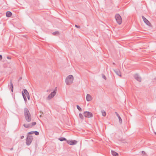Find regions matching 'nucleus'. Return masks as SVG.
Segmentation results:
<instances>
[{
	"instance_id": "0eeeda50",
	"label": "nucleus",
	"mask_w": 156,
	"mask_h": 156,
	"mask_svg": "<svg viewBox=\"0 0 156 156\" xmlns=\"http://www.w3.org/2000/svg\"><path fill=\"white\" fill-rule=\"evenodd\" d=\"M83 114L86 117L90 118L93 116L92 113L89 112H85L83 113Z\"/></svg>"
},
{
	"instance_id": "c9c22d12",
	"label": "nucleus",
	"mask_w": 156,
	"mask_h": 156,
	"mask_svg": "<svg viewBox=\"0 0 156 156\" xmlns=\"http://www.w3.org/2000/svg\"><path fill=\"white\" fill-rule=\"evenodd\" d=\"M155 133V134L156 135V133Z\"/></svg>"
},
{
	"instance_id": "cd10ccee",
	"label": "nucleus",
	"mask_w": 156,
	"mask_h": 156,
	"mask_svg": "<svg viewBox=\"0 0 156 156\" xmlns=\"http://www.w3.org/2000/svg\"><path fill=\"white\" fill-rule=\"evenodd\" d=\"M115 114L116 115V116L118 117H119L120 116L119 115V114L117 113V112H115Z\"/></svg>"
},
{
	"instance_id": "dca6fc26",
	"label": "nucleus",
	"mask_w": 156,
	"mask_h": 156,
	"mask_svg": "<svg viewBox=\"0 0 156 156\" xmlns=\"http://www.w3.org/2000/svg\"><path fill=\"white\" fill-rule=\"evenodd\" d=\"M23 93L24 94L27 96V95H28V94H29V92L27 91V90L26 89H25L23 90Z\"/></svg>"
},
{
	"instance_id": "20e7f679",
	"label": "nucleus",
	"mask_w": 156,
	"mask_h": 156,
	"mask_svg": "<svg viewBox=\"0 0 156 156\" xmlns=\"http://www.w3.org/2000/svg\"><path fill=\"white\" fill-rule=\"evenodd\" d=\"M115 18L117 23L119 24H121L122 23V19L119 14H116L115 15Z\"/></svg>"
},
{
	"instance_id": "b1692460",
	"label": "nucleus",
	"mask_w": 156,
	"mask_h": 156,
	"mask_svg": "<svg viewBox=\"0 0 156 156\" xmlns=\"http://www.w3.org/2000/svg\"><path fill=\"white\" fill-rule=\"evenodd\" d=\"M79 116L80 118H81L82 119H83V116L82 115V114L81 113H80L79 114Z\"/></svg>"
},
{
	"instance_id": "bb28decb",
	"label": "nucleus",
	"mask_w": 156,
	"mask_h": 156,
	"mask_svg": "<svg viewBox=\"0 0 156 156\" xmlns=\"http://www.w3.org/2000/svg\"><path fill=\"white\" fill-rule=\"evenodd\" d=\"M102 76L103 78L105 80H106V77L104 74H102Z\"/></svg>"
},
{
	"instance_id": "6ab92c4d",
	"label": "nucleus",
	"mask_w": 156,
	"mask_h": 156,
	"mask_svg": "<svg viewBox=\"0 0 156 156\" xmlns=\"http://www.w3.org/2000/svg\"><path fill=\"white\" fill-rule=\"evenodd\" d=\"M22 94L23 96V98H24V101H27V99L26 96L24 94V93H23V91H22Z\"/></svg>"
},
{
	"instance_id": "412c9836",
	"label": "nucleus",
	"mask_w": 156,
	"mask_h": 156,
	"mask_svg": "<svg viewBox=\"0 0 156 156\" xmlns=\"http://www.w3.org/2000/svg\"><path fill=\"white\" fill-rule=\"evenodd\" d=\"M52 34L53 35H56V34H59V32L58 31H55V32H53V33H52Z\"/></svg>"
},
{
	"instance_id": "2f4dec72",
	"label": "nucleus",
	"mask_w": 156,
	"mask_h": 156,
	"mask_svg": "<svg viewBox=\"0 0 156 156\" xmlns=\"http://www.w3.org/2000/svg\"><path fill=\"white\" fill-rule=\"evenodd\" d=\"M7 58L8 59H11V57H9V56H7Z\"/></svg>"
},
{
	"instance_id": "9d476101",
	"label": "nucleus",
	"mask_w": 156,
	"mask_h": 156,
	"mask_svg": "<svg viewBox=\"0 0 156 156\" xmlns=\"http://www.w3.org/2000/svg\"><path fill=\"white\" fill-rule=\"evenodd\" d=\"M134 78H135L139 82H141V78L140 76L137 74H136L134 75Z\"/></svg>"
},
{
	"instance_id": "4be33fe9",
	"label": "nucleus",
	"mask_w": 156,
	"mask_h": 156,
	"mask_svg": "<svg viewBox=\"0 0 156 156\" xmlns=\"http://www.w3.org/2000/svg\"><path fill=\"white\" fill-rule=\"evenodd\" d=\"M119 119V121L120 123L121 124L122 123V119H121V117L120 116L119 117H118Z\"/></svg>"
},
{
	"instance_id": "9b49d317",
	"label": "nucleus",
	"mask_w": 156,
	"mask_h": 156,
	"mask_svg": "<svg viewBox=\"0 0 156 156\" xmlns=\"http://www.w3.org/2000/svg\"><path fill=\"white\" fill-rule=\"evenodd\" d=\"M9 86V89L11 90L12 92L13 91V85L12 83L11 80H10V83Z\"/></svg>"
},
{
	"instance_id": "a878e982",
	"label": "nucleus",
	"mask_w": 156,
	"mask_h": 156,
	"mask_svg": "<svg viewBox=\"0 0 156 156\" xmlns=\"http://www.w3.org/2000/svg\"><path fill=\"white\" fill-rule=\"evenodd\" d=\"M142 154H143L144 155V156H146V154L144 151H142L141 152Z\"/></svg>"
},
{
	"instance_id": "ddd939ff",
	"label": "nucleus",
	"mask_w": 156,
	"mask_h": 156,
	"mask_svg": "<svg viewBox=\"0 0 156 156\" xmlns=\"http://www.w3.org/2000/svg\"><path fill=\"white\" fill-rule=\"evenodd\" d=\"M114 71L117 75L119 76H121V72L119 69H114Z\"/></svg>"
},
{
	"instance_id": "393cba45",
	"label": "nucleus",
	"mask_w": 156,
	"mask_h": 156,
	"mask_svg": "<svg viewBox=\"0 0 156 156\" xmlns=\"http://www.w3.org/2000/svg\"><path fill=\"white\" fill-rule=\"evenodd\" d=\"M34 133V131H31L30 132H28L27 133L28 135H31L33 134Z\"/></svg>"
},
{
	"instance_id": "5701e85b",
	"label": "nucleus",
	"mask_w": 156,
	"mask_h": 156,
	"mask_svg": "<svg viewBox=\"0 0 156 156\" xmlns=\"http://www.w3.org/2000/svg\"><path fill=\"white\" fill-rule=\"evenodd\" d=\"M34 133L37 136L38 135H39V132L36 131H34Z\"/></svg>"
},
{
	"instance_id": "6e6552de",
	"label": "nucleus",
	"mask_w": 156,
	"mask_h": 156,
	"mask_svg": "<svg viewBox=\"0 0 156 156\" xmlns=\"http://www.w3.org/2000/svg\"><path fill=\"white\" fill-rule=\"evenodd\" d=\"M67 143L69 144L73 145L76 144L77 141L76 140H67Z\"/></svg>"
},
{
	"instance_id": "f8f14e48",
	"label": "nucleus",
	"mask_w": 156,
	"mask_h": 156,
	"mask_svg": "<svg viewBox=\"0 0 156 156\" xmlns=\"http://www.w3.org/2000/svg\"><path fill=\"white\" fill-rule=\"evenodd\" d=\"M86 100L88 101H91L92 99V98L90 95L89 94H87L86 96Z\"/></svg>"
},
{
	"instance_id": "39448f33",
	"label": "nucleus",
	"mask_w": 156,
	"mask_h": 156,
	"mask_svg": "<svg viewBox=\"0 0 156 156\" xmlns=\"http://www.w3.org/2000/svg\"><path fill=\"white\" fill-rule=\"evenodd\" d=\"M36 124L35 122H32L29 124H23V126L26 128H31Z\"/></svg>"
},
{
	"instance_id": "a211bd4d",
	"label": "nucleus",
	"mask_w": 156,
	"mask_h": 156,
	"mask_svg": "<svg viewBox=\"0 0 156 156\" xmlns=\"http://www.w3.org/2000/svg\"><path fill=\"white\" fill-rule=\"evenodd\" d=\"M101 112L102 113V115L105 117L106 115V112L104 111V110H101Z\"/></svg>"
},
{
	"instance_id": "423d86ee",
	"label": "nucleus",
	"mask_w": 156,
	"mask_h": 156,
	"mask_svg": "<svg viewBox=\"0 0 156 156\" xmlns=\"http://www.w3.org/2000/svg\"><path fill=\"white\" fill-rule=\"evenodd\" d=\"M56 87L55 88V89H56ZM56 91H55V90H54L53 92H51L50 94L47 97V99L48 100H50L56 94Z\"/></svg>"
},
{
	"instance_id": "7ed1b4c3",
	"label": "nucleus",
	"mask_w": 156,
	"mask_h": 156,
	"mask_svg": "<svg viewBox=\"0 0 156 156\" xmlns=\"http://www.w3.org/2000/svg\"><path fill=\"white\" fill-rule=\"evenodd\" d=\"M33 140V136L27 135L26 139V144L27 146L30 145Z\"/></svg>"
},
{
	"instance_id": "72a5a7b5",
	"label": "nucleus",
	"mask_w": 156,
	"mask_h": 156,
	"mask_svg": "<svg viewBox=\"0 0 156 156\" xmlns=\"http://www.w3.org/2000/svg\"><path fill=\"white\" fill-rule=\"evenodd\" d=\"M13 148H12L10 149V150H13Z\"/></svg>"
},
{
	"instance_id": "c85d7f7f",
	"label": "nucleus",
	"mask_w": 156,
	"mask_h": 156,
	"mask_svg": "<svg viewBox=\"0 0 156 156\" xmlns=\"http://www.w3.org/2000/svg\"><path fill=\"white\" fill-rule=\"evenodd\" d=\"M75 27H76V28H80V26H78V25H75Z\"/></svg>"
},
{
	"instance_id": "473e14b6",
	"label": "nucleus",
	"mask_w": 156,
	"mask_h": 156,
	"mask_svg": "<svg viewBox=\"0 0 156 156\" xmlns=\"http://www.w3.org/2000/svg\"><path fill=\"white\" fill-rule=\"evenodd\" d=\"M24 137V136H21V139H23V138Z\"/></svg>"
},
{
	"instance_id": "7c9ffc66",
	"label": "nucleus",
	"mask_w": 156,
	"mask_h": 156,
	"mask_svg": "<svg viewBox=\"0 0 156 156\" xmlns=\"http://www.w3.org/2000/svg\"><path fill=\"white\" fill-rule=\"evenodd\" d=\"M2 58V56L1 55H0V60H1Z\"/></svg>"
},
{
	"instance_id": "aec40b11",
	"label": "nucleus",
	"mask_w": 156,
	"mask_h": 156,
	"mask_svg": "<svg viewBox=\"0 0 156 156\" xmlns=\"http://www.w3.org/2000/svg\"><path fill=\"white\" fill-rule=\"evenodd\" d=\"M76 107L80 111H82V108L78 105H76Z\"/></svg>"
},
{
	"instance_id": "f704fd0d",
	"label": "nucleus",
	"mask_w": 156,
	"mask_h": 156,
	"mask_svg": "<svg viewBox=\"0 0 156 156\" xmlns=\"http://www.w3.org/2000/svg\"><path fill=\"white\" fill-rule=\"evenodd\" d=\"M113 64L114 65H115V64L114 63H113Z\"/></svg>"
},
{
	"instance_id": "2eb2a0df",
	"label": "nucleus",
	"mask_w": 156,
	"mask_h": 156,
	"mask_svg": "<svg viewBox=\"0 0 156 156\" xmlns=\"http://www.w3.org/2000/svg\"><path fill=\"white\" fill-rule=\"evenodd\" d=\"M111 152L113 156H118L119 155L118 154L114 151H112Z\"/></svg>"
},
{
	"instance_id": "1a4fd4ad",
	"label": "nucleus",
	"mask_w": 156,
	"mask_h": 156,
	"mask_svg": "<svg viewBox=\"0 0 156 156\" xmlns=\"http://www.w3.org/2000/svg\"><path fill=\"white\" fill-rule=\"evenodd\" d=\"M142 18L143 19L144 23L146 24L147 25L150 26L151 25V23L149 21L143 16H142Z\"/></svg>"
},
{
	"instance_id": "4468645a",
	"label": "nucleus",
	"mask_w": 156,
	"mask_h": 156,
	"mask_svg": "<svg viewBox=\"0 0 156 156\" xmlns=\"http://www.w3.org/2000/svg\"><path fill=\"white\" fill-rule=\"evenodd\" d=\"M12 15V13L10 11H8L6 13V16L8 17H10Z\"/></svg>"
},
{
	"instance_id": "c756f323",
	"label": "nucleus",
	"mask_w": 156,
	"mask_h": 156,
	"mask_svg": "<svg viewBox=\"0 0 156 156\" xmlns=\"http://www.w3.org/2000/svg\"><path fill=\"white\" fill-rule=\"evenodd\" d=\"M27 98H28V99L29 100H30V95H29V94H28V95H27Z\"/></svg>"
},
{
	"instance_id": "f03ea898",
	"label": "nucleus",
	"mask_w": 156,
	"mask_h": 156,
	"mask_svg": "<svg viewBox=\"0 0 156 156\" xmlns=\"http://www.w3.org/2000/svg\"><path fill=\"white\" fill-rule=\"evenodd\" d=\"M74 78L72 75H70L68 76L66 79L65 82L66 84L70 85L73 82Z\"/></svg>"
},
{
	"instance_id": "f257e3e1",
	"label": "nucleus",
	"mask_w": 156,
	"mask_h": 156,
	"mask_svg": "<svg viewBox=\"0 0 156 156\" xmlns=\"http://www.w3.org/2000/svg\"><path fill=\"white\" fill-rule=\"evenodd\" d=\"M24 114L26 120L28 122L31 121V116L28 108H24Z\"/></svg>"
},
{
	"instance_id": "f3484780",
	"label": "nucleus",
	"mask_w": 156,
	"mask_h": 156,
	"mask_svg": "<svg viewBox=\"0 0 156 156\" xmlns=\"http://www.w3.org/2000/svg\"><path fill=\"white\" fill-rule=\"evenodd\" d=\"M58 140L61 141H67V140H66V139L64 137H60L58 138Z\"/></svg>"
}]
</instances>
